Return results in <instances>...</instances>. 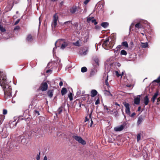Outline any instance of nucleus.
Listing matches in <instances>:
<instances>
[{
  "label": "nucleus",
  "instance_id": "1",
  "mask_svg": "<svg viewBox=\"0 0 160 160\" xmlns=\"http://www.w3.org/2000/svg\"><path fill=\"white\" fill-rule=\"evenodd\" d=\"M7 82L6 75L2 72H0V85L4 92L6 99L12 97V89Z\"/></svg>",
  "mask_w": 160,
  "mask_h": 160
},
{
  "label": "nucleus",
  "instance_id": "2",
  "mask_svg": "<svg viewBox=\"0 0 160 160\" xmlns=\"http://www.w3.org/2000/svg\"><path fill=\"white\" fill-rule=\"evenodd\" d=\"M57 42L59 43L61 45V48L62 49H64L70 43V42L68 40L63 39H59L56 41L55 43V46Z\"/></svg>",
  "mask_w": 160,
  "mask_h": 160
},
{
  "label": "nucleus",
  "instance_id": "3",
  "mask_svg": "<svg viewBox=\"0 0 160 160\" xmlns=\"http://www.w3.org/2000/svg\"><path fill=\"white\" fill-rule=\"evenodd\" d=\"M102 46L106 50H109L111 49L112 46L111 45L109 42V39H107L105 41L102 45Z\"/></svg>",
  "mask_w": 160,
  "mask_h": 160
},
{
  "label": "nucleus",
  "instance_id": "4",
  "mask_svg": "<svg viewBox=\"0 0 160 160\" xmlns=\"http://www.w3.org/2000/svg\"><path fill=\"white\" fill-rule=\"evenodd\" d=\"M72 138H74L76 141L78 142L79 143L82 144L84 145L86 144V142L85 141L83 140L81 137L76 135H73Z\"/></svg>",
  "mask_w": 160,
  "mask_h": 160
},
{
  "label": "nucleus",
  "instance_id": "5",
  "mask_svg": "<svg viewBox=\"0 0 160 160\" xmlns=\"http://www.w3.org/2000/svg\"><path fill=\"white\" fill-rule=\"evenodd\" d=\"M48 88V85L47 83L43 82L41 84L39 89L42 91H45L47 90Z\"/></svg>",
  "mask_w": 160,
  "mask_h": 160
},
{
  "label": "nucleus",
  "instance_id": "6",
  "mask_svg": "<svg viewBox=\"0 0 160 160\" xmlns=\"http://www.w3.org/2000/svg\"><path fill=\"white\" fill-rule=\"evenodd\" d=\"M126 125V123L125 122H124L120 125L115 127L114 128V130L116 132L121 131L123 129Z\"/></svg>",
  "mask_w": 160,
  "mask_h": 160
},
{
  "label": "nucleus",
  "instance_id": "7",
  "mask_svg": "<svg viewBox=\"0 0 160 160\" xmlns=\"http://www.w3.org/2000/svg\"><path fill=\"white\" fill-rule=\"evenodd\" d=\"M58 19V17L57 13H55L53 16V22L52 25V27H53L55 28L56 27Z\"/></svg>",
  "mask_w": 160,
  "mask_h": 160
},
{
  "label": "nucleus",
  "instance_id": "8",
  "mask_svg": "<svg viewBox=\"0 0 160 160\" xmlns=\"http://www.w3.org/2000/svg\"><path fill=\"white\" fill-rule=\"evenodd\" d=\"M123 104L125 107L126 109L125 110V112L126 114L128 115H130V106L129 104L126 102H124L123 103Z\"/></svg>",
  "mask_w": 160,
  "mask_h": 160
},
{
  "label": "nucleus",
  "instance_id": "9",
  "mask_svg": "<svg viewBox=\"0 0 160 160\" xmlns=\"http://www.w3.org/2000/svg\"><path fill=\"white\" fill-rule=\"evenodd\" d=\"M41 130L39 128H36L33 130H32L31 132H34L35 133V135L38 136L40 135L41 134Z\"/></svg>",
  "mask_w": 160,
  "mask_h": 160
},
{
  "label": "nucleus",
  "instance_id": "10",
  "mask_svg": "<svg viewBox=\"0 0 160 160\" xmlns=\"http://www.w3.org/2000/svg\"><path fill=\"white\" fill-rule=\"evenodd\" d=\"M87 22L88 23H90L91 22L92 23H93L94 25H96L97 24L96 20L94 19L93 17H90L87 18Z\"/></svg>",
  "mask_w": 160,
  "mask_h": 160
},
{
  "label": "nucleus",
  "instance_id": "11",
  "mask_svg": "<svg viewBox=\"0 0 160 160\" xmlns=\"http://www.w3.org/2000/svg\"><path fill=\"white\" fill-rule=\"evenodd\" d=\"M103 79H105L106 85L107 86L108 88H110V86L108 82V75L106 73H104V74Z\"/></svg>",
  "mask_w": 160,
  "mask_h": 160
},
{
  "label": "nucleus",
  "instance_id": "12",
  "mask_svg": "<svg viewBox=\"0 0 160 160\" xmlns=\"http://www.w3.org/2000/svg\"><path fill=\"white\" fill-rule=\"evenodd\" d=\"M145 118V117L142 115L140 116L138 118V121L137 122V124L138 125H139L141 124L142 122L143 121Z\"/></svg>",
  "mask_w": 160,
  "mask_h": 160
},
{
  "label": "nucleus",
  "instance_id": "13",
  "mask_svg": "<svg viewBox=\"0 0 160 160\" xmlns=\"http://www.w3.org/2000/svg\"><path fill=\"white\" fill-rule=\"evenodd\" d=\"M140 95L137 96L136 97L134 98V103L136 105L139 104L140 103Z\"/></svg>",
  "mask_w": 160,
  "mask_h": 160
},
{
  "label": "nucleus",
  "instance_id": "14",
  "mask_svg": "<svg viewBox=\"0 0 160 160\" xmlns=\"http://www.w3.org/2000/svg\"><path fill=\"white\" fill-rule=\"evenodd\" d=\"M135 27L136 28L139 29V28H143V25L142 24V21H141L139 22L138 23L135 25Z\"/></svg>",
  "mask_w": 160,
  "mask_h": 160
},
{
  "label": "nucleus",
  "instance_id": "15",
  "mask_svg": "<svg viewBox=\"0 0 160 160\" xmlns=\"http://www.w3.org/2000/svg\"><path fill=\"white\" fill-rule=\"evenodd\" d=\"M97 93L98 92L96 90H92L91 91V96L92 97H94L95 96H96L97 95Z\"/></svg>",
  "mask_w": 160,
  "mask_h": 160
},
{
  "label": "nucleus",
  "instance_id": "16",
  "mask_svg": "<svg viewBox=\"0 0 160 160\" xmlns=\"http://www.w3.org/2000/svg\"><path fill=\"white\" fill-rule=\"evenodd\" d=\"M144 102L145 105H147L148 104L149 102V99L148 96L146 95L144 98Z\"/></svg>",
  "mask_w": 160,
  "mask_h": 160
},
{
  "label": "nucleus",
  "instance_id": "17",
  "mask_svg": "<svg viewBox=\"0 0 160 160\" xmlns=\"http://www.w3.org/2000/svg\"><path fill=\"white\" fill-rule=\"evenodd\" d=\"M26 40L28 42H32L33 41V39L31 35H29L27 36Z\"/></svg>",
  "mask_w": 160,
  "mask_h": 160
},
{
  "label": "nucleus",
  "instance_id": "18",
  "mask_svg": "<svg viewBox=\"0 0 160 160\" xmlns=\"http://www.w3.org/2000/svg\"><path fill=\"white\" fill-rule=\"evenodd\" d=\"M88 51V48H83L82 50V52L81 53V55H86Z\"/></svg>",
  "mask_w": 160,
  "mask_h": 160
},
{
  "label": "nucleus",
  "instance_id": "19",
  "mask_svg": "<svg viewBox=\"0 0 160 160\" xmlns=\"http://www.w3.org/2000/svg\"><path fill=\"white\" fill-rule=\"evenodd\" d=\"M77 7L76 6L72 7L70 9V12L72 13H74L76 12Z\"/></svg>",
  "mask_w": 160,
  "mask_h": 160
},
{
  "label": "nucleus",
  "instance_id": "20",
  "mask_svg": "<svg viewBox=\"0 0 160 160\" xmlns=\"http://www.w3.org/2000/svg\"><path fill=\"white\" fill-rule=\"evenodd\" d=\"M121 45L122 46L124 47V48H128V43L126 41H124L122 42Z\"/></svg>",
  "mask_w": 160,
  "mask_h": 160
},
{
  "label": "nucleus",
  "instance_id": "21",
  "mask_svg": "<svg viewBox=\"0 0 160 160\" xmlns=\"http://www.w3.org/2000/svg\"><path fill=\"white\" fill-rule=\"evenodd\" d=\"M53 90H49L47 92L48 96L50 98H51L53 96Z\"/></svg>",
  "mask_w": 160,
  "mask_h": 160
},
{
  "label": "nucleus",
  "instance_id": "22",
  "mask_svg": "<svg viewBox=\"0 0 160 160\" xmlns=\"http://www.w3.org/2000/svg\"><path fill=\"white\" fill-rule=\"evenodd\" d=\"M108 25L109 24L107 22H103L101 24V26L104 28H106Z\"/></svg>",
  "mask_w": 160,
  "mask_h": 160
},
{
  "label": "nucleus",
  "instance_id": "23",
  "mask_svg": "<svg viewBox=\"0 0 160 160\" xmlns=\"http://www.w3.org/2000/svg\"><path fill=\"white\" fill-rule=\"evenodd\" d=\"M67 92V89L65 88H63L61 91V94L62 95L65 94Z\"/></svg>",
  "mask_w": 160,
  "mask_h": 160
},
{
  "label": "nucleus",
  "instance_id": "24",
  "mask_svg": "<svg viewBox=\"0 0 160 160\" xmlns=\"http://www.w3.org/2000/svg\"><path fill=\"white\" fill-rule=\"evenodd\" d=\"M97 70L95 69H92L90 74V76L92 77L97 72Z\"/></svg>",
  "mask_w": 160,
  "mask_h": 160
},
{
  "label": "nucleus",
  "instance_id": "25",
  "mask_svg": "<svg viewBox=\"0 0 160 160\" xmlns=\"http://www.w3.org/2000/svg\"><path fill=\"white\" fill-rule=\"evenodd\" d=\"M104 94L106 95L107 96L110 95L111 96H112V95L110 91L108 90H105L104 91Z\"/></svg>",
  "mask_w": 160,
  "mask_h": 160
},
{
  "label": "nucleus",
  "instance_id": "26",
  "mask_svg": "<svg viewBox=\"0 0 160 160\" xmlns=\"http://www.w3.org/2000/svg\"><path fill=\"white\" fill-rule=\"evenodd\" d=\"M70 24H72V21H68L65 22L62 24V25H63L64 24H65V25H66L67 26H68V25H69Z\"/></svg>",
  "mask_w": 160,
  "mask_h": 160
},
{
  "label": "nucleus",
  "instance_id": "27",
  "mask_svg": "<svg viewBox=\"0 0 160 160\" xmlns=\"http://www.w3.org/2000/svg\"><path fill=\"white\" fill-rule=\"evenodd\" d=\"M120 54L122 55H126L127 54V53L125 50H122L121 51Z\"/></svg>",
  "mask_w": 160,
  "mask_h": 160
},
{
  "label": "nucleus",
  "instance_id": "28",
  "mask_svg": "<svg viewBox=\"0 0 160 160\" xmlns=\"http://www.w3.org/2000/svg\"><path fill=\"white\" fill-rule=\"evenodd\" d=\"M87 69L86 67H83L81 68V71L82 72H85L87 71Z\"/></svg>",
  "mask_w": 160,
  "mask_h": 160
},
{
  "label": "nucleus",
  "instance_id": "29",
  "mask_svg": "<svg viewBox=\"0 0 160 160\" xmlns=\"http://www.w3.org/2000/svg\"><path fill=\"white\" fill-rule=\"evenodd\" d=\"M0 30L1 32H4L6 31L5 29L1 25H0Z\"/></svg>",
  "mask_w": 160,
  "mask_h": 160
},
{
  "label": "nucleus",
  "instance_id": "30",
  "mask_svg": "<svg viewBox=\"0 0 160 160\" xmlns=\"http://www.w3.org/2000/svg\"><path fill=\"white\" fill-rule=\"evenodd\" d=\"M142 48H146L148 46V43L147 42L142 43Z\"/></svg>",
  "mask_w": 160,
  "mask_h": 160
},
{
  "label": "nucleus",
  "instance_id": "31",
  "mask_svg": "<svg viewBox=\"0 0 160 160\" xmlns=\"http://www.w3.org/2000/svg\"><path fill=\"white\" fill-rule=\"evenodd\" d=\"M68 97L69 98L70 101H72V100L73 98L72 93L70 92L68 95Z\"/></svg>",
  "mask_w": 160,
  "mask_h": 160
},
{
  "label": "nucleus",
  "instance_id": "32",
  "mask_svg": "<svg viewBox=\"0 0 160 160\" xmlns=\"http://www.w3.org/2000/svg\"><path fill=\"white\" fill-rule=\"evenodd\" d=\"M73 44L75 46H80V44L79 42L78 41H77L73 43Z\"/></svg>",
  "mask_w": 160,
  "mask_h": 160
},
{
  "label": "nucleus",
  "instance_id": "33",
  "mask_svg": "<svg viewBox=\"0 0 160 160\" xmlns=\"http://www.w3.org/2000/svg\"><path fill=\"white\" fill-rule=\"evenodd\" d=\"M158 92H157L156 93H155L153 96V97L152 98H155L156 99V98H157V96H158Z\"/></svg>",
  "mask_w": 160,
  "mask_h": 160
},
{
  "label": "nucleus",
  "instance_id": "34",
  "mask_svg": "<svg viewBox=\"0 0 160 160\" xmlns=\"http://www.w3.org/2000/svg\"><path fill=\"white\" fill-rule=\"evenodd\" d=\"M141 138V135L140 134H138L137 135V142L139 141Z\"/></svg>",
  "mask_w": 160,
  "mask_h": 160
},
{
  "label": "nucleus",
  "instance_id": "35",
  "mask_svg": "<svg viewBox=\"0 0 160 160\" xmlns=\"http://www.w3.org/2000/svg\"><path fill=\"white\" fill-rule=\"evenodd\" d=\"M3 121V116L2 115H0V125L2 123Z\"/></svg>",
  "mask_w": 160,
  "mask_h": 160
},
{
  "label": "nucleus",
  "instance_id": "36",
  "mask_svg": "<svg viewBox=\"0 0 160 160\" xmlns=\"http://www.w3.org/2000/svg\"><path fill=\"white\" fill-rule=\"evenodd\" d=\"M104 109L105 110H106L107 112H109L110 110L106 106H104Z\"/></svg>",
  "mask_w": 160,
  "mask_h": 160
},
{
  "label": "nucleus",
  "instance_id": "37",
  "mask_svg": "<svg viewBox=\"0 0 160 160\" xmlns=\"http://www.w3.org/2000/svg\"><path fill=\"white\" fill-rule=\"evenodd\" d=\"M94 61L95 63L96 64V65H99V63H98L99 60H98V59H96L94 60Z\"/></svg>",
  "mask_w": 160,
  "mask_h": 160
},
{
  "label": "nucleus",
  "instance_id": "38",
  "mask_svg": "<svg viewBox=\"0 0 160 160\" xmlns=\"http://www.w3.org/2000/svg\"><path fill=\"white\" fill-rule=\"evenodd\" d=\"M115 73L116 75L118 77H119L120 76H121V75L120 74H119V72L118 71H116L115 72Z\"/></svg>",
  "mask_w": 160,
  "mask_h": 160
},
{
  "label": "nucleus",
  "instance_id": "39",
  "mask_svg": "<svg viewBox=\"0 0 160 160\" xmlns=\"http://www.w3.org/2000/svg\"><path fill=\"white\" fill-rule=\"evenodd\" d=\"M100 103V100L99 98H98L95 102V104L97 105L99 104Z\"/></svg>",
  "mask_w": 160,
  "mask_h": 160
},
{
  "label": "nucleus",
  "instance_id": "40",
  "mask_svg": "<svg viewBox=\"0 0 160 160\" xmlns=\"http://www.w3.org/2000/svg\"><path fill=\"white\" fill-rule=\"evenodd\" d=\"M122 45H118L117 47L116 48L117 50H119L122 47Z\"/></svg>",
  "mask_w": 160,
  "mask_h": 160
},
{
  "label": "nucleus",
  "instance_id": "41",
  "mask_svg": "<svg viewBox=\"0 0 160 160\" xmlns=\"http://www.w3.org/2000/svg\"><path fill=\"white\" fill-rule=\"evenodd\" d=\"M40 152H39L38 154L36 157V159L37 160H39L40 159Z\"/></svg>",
  "mask_w": 160,
  "mask_h": 160
},
{
  "label": "nucleus",
  "instance_id": "42",
  "mask_svg": "<svg viewBox=\"0 0 160 160\" xmlns=\"http://www.w3.org/2000/svg\"><path fill=\"white\" fill-rule=\"evenodd\" d=\"M20 28V27L19 26H16L15 28H14V30H18Z\"/></svg>",
  "mask_w": 160,
  "mask_h": 160
},
{
  "label": "nucleus",
  "instance_id": "43",
  "mask_svg": "<svg viewBox=\"0 0 160 160\" xmlns=\"http://www.w3.org/2000/svg\"><path fill=\"white\" fill-rule=\"evenodd\" d=\"M7 111L6 109H3V114L4 115H5L7 114Z\"/></svg>",
  "mask_w": 160,
  "mask_h": 160
},
{
  "label": "nucleus",
  "instance_id": "44",
  "mask_svg": "<svg viewBox=\"0 0 160 160\" xmlns=\"http://www.w3.org/2000/svg\"><path fill=\"white\" fill-rule=\"evenodd\" d=\"M92 111H93V110H91L90 113L89 114V118L90 119V120L91 119V118H92L91 116H92Z\"/></svg>",
  "mask_w": 160,
  "mask_h": 160
},
{
  "label": "nucleus",
  "instance_id": "45",
  "mask_svg": "<svg viewBox=\"0 0 160 160\" xmlns=\"http://www.w3.org/2000/svg\"><path fill=\"white\" fill-rule=\"evenodd\" d=\"M58 113L60 114L62 112V110L61 108H59L58 109Z\"/></svg>",
  "mask_w": 160,
  "mask_h": 160
},
{
  "label": "nucleus",
  "instance_id": "46",
  "mask_svg": "<svg viewBox=\"0 0 160 160\" xmlns=\"http://www.w3.org/2000/svg\"><path fill=\"white\" fill-rule=\"evenodd\" d=\"M19 21H20V19H18L17 20L16 22H15V23H14V25H16L19 22Z\"/></svg>",
  "mask_w": 160,
  "mask_h": 160
},
{
  "label": "nucleus",
  "instance_id": "47",
  "mask_svg": "<svg viewBox=\"0 0 160 160\" xmlns=\"http://www.w3.org/2000/svg\"><path fill=\"white\" fill-rule=\"evenodd\" d=\"M89 1L90 0H85L84 2V3L86 5L88 3Z\"/></svg>",
  "mask_w": 160,
  "mask_h": 160
},
{
  "label": "nucleus",
  "instance_id": "48",
  "mask_svg": "<svg viewBox=\"0 0 160 160\" xmlns=\"http://www.w3.org/2000/svg\"><path fill=\"white\" fill-rule=\"evenodd\" d=\"M13 7V6H9L8 7H7V8H9V9H8V11H10V10Z\"/></svg>",
  "mask_w": 160,
  "mask_h": 160
},
{
  "label": "nucleus",
  "instance_id": "49",
  "mask_svg": "<svg viewBox=\"0 0 160 160\" xmlns=\"http://www.w3.org/2000/svg\"><path fill=\"white\" fill-rule=\"evenodd\" d=\"M81 94V91L80 90L78 91L77 92V94L78 96H79Z\"/></svg>",
  "mask_w": 160,
  "mask_h": 160
},
{
  "label": "nucleus",
  "instance_id": "50",
  "mask_svg": "<svg viewBox=\"0 0 160 160\" xmlns=\"http://www.w3.org/2000/svg\"><path fill=\"white\" fill-rule=\"evenodd\" d=\"M90 121H91V123H90V127H92V124H93V121L92 120V119L91 118V119L90 120Z\"/></svg>",
  "mask_w": 160,
  "mask_h": 160
},
{
  "label": "nucleus",
  "instance_id": "51",
  "mask_svg": "<svg viewBox=\"0 0 160 160\" xmlns=\"http://www.w3.org/2000/svg\"><path fill=\"white\" fill-rule=\"evenodd\" d=\"M134 25V24L133 23H132L131 25H130V28H129V29L130 30H131L132 29V26H133Z\"/></svg>",
  "mask_w": 160,
  "mask_h": 160
},
{
  "label": "nucleus",
  "instance_id": "52",
  "mask_svg": "<svg viewBox=\"0 0 160 160\" xmlns=\"http://www.w3.org/2000/svg\"><path fill=\"white\" fill-rule=\"evenodd\" d=\"M160 102V98H158L157 99V104H159V102Z\"/></svg>",
  "mask_w": 160,
  "mask_h": 160
},
{
  "label": "nucleus",
  "instance_id": "53",
  "mask_svg": "<svg viewBox=\"0 0 160 160\" xmlns=\"http://www.w3.org/2000/svg\"><path fill=\"white\" fill-rule=\"evenodd\" d=\"M25 139L23 138L22 139L21 141L22 143H24L25 142Z\"/></svg>",
  "mask_w": 160,
  "mask_h": 160
},
{
  "label": "nucleus",
  "instance_id": "54",
  "mask_svg": "<svg viewBox=\"0 0 160 160\" xmlns=\"http://www.w3.org/2000/svg\"><path fill=\"white\" fill-rule=\"evenodd\" d=\"M59 85L60 86H62L63 85V82L62 81H61L59 83Z\"/></svg>",
  "mask_w": 160,
  "mask_h": 160
},
{
  "label": "nucleus",
  "instance_id": "55",
  "mask_svg": "<svg viewBox=\"0 0 160 160\" xmlns=\"http://www.w3.org/2000/svg\"><path fill=\"white\" fill-rule=\"evenodd\" d=\"M155 99H156L154 98H152L151 100H152V102L153 103H154V102H155Z\"/></svg>",
  "mask_w": 160,
  "mask_h": 160
},
{
  "label": "nucleus",
  "instance_id": "56",
  "mask_svg": "<svg viewBox=\"0 0 160 160\" xmlns=\"http://www.w3.org/2000/svg\"><path fill=\"white\" fill-rule=\"evenodd\" d=\"M88 120H89V119L88 118H87V117H86L85 122H86L87 121H88Z\"/></svg>",
  "mask_w": 160,
  "mask_h": 160
},
{
  "label": "nucleus",
  "instance_id": "57",
  "mask_svg": "<svg viewBox=\"0 0 160 160\" xmlns=\"http://www.w3.org/2000/svg\"><path fill=\"white\" fill-rule=\"evenodd\" d=\"M124 72H125V71H123L122 72V73L120 74L121 75V78L124 75Z\"/></svg>",
  "mask_w": 160,
  "mask_h": 160
},
{
  "label": "nucleus",
  "instance_id": "58",
  "mask_svg": "<svg viewBox=\"0 0 160 160\" xmlns=\"http://www.w3.org/2000/svg\"><path fill=\"white\" fill-rule=\"evenodd\" d=\"M52 72V70H50V69H49V70H48L47 71H46V72L47 73H49V72Z\"/></svg>",
  "mask_w": 160,
  "mask_h": 160
},
{
  "label": "nucleus",
  "instance_id": "59",
  "mask_svg": "<svg viewBox=\"0 0 160 160\" xmlns=\"http://www.w3.org/2000/svg\"><path fill=\"white\" fill-rule=\"evenodd\" d=\"M43 160H47V158L46 156H45Z\"/></svg>",
  "mask_w": 160,
  "mask_h": 160
},
{
  "label": "nucleus",
  "instance_id": "60",
  "mask_svg": "<svg viewBox=\"0 0 160 160\" xmlns=\"http://www.w3.org/2000/svg\"><path fill=\"white\" fill-rule=\"evenodd\" d=\"M135 113L134 112H133L131 114V116L132 117L135 115Z\"/></svg>",
  "mask_w": 160,
  "mask_h": 160
},
{
  "label": "nucleus",
  "instance_id": "61",
  "mask_svg": "<svg viewBox=\"0 0 160 160\" xmlns=\"http://www.w3.org/2000/svg\"><path fill=\"white\" fill-rule=\"evenodd\" d=\"M114 52H116V53L118 52L119 50H117L116 48L114 50Z\"/></svg>",
  "mask_w": 160,
  "mask_h": 160
},
{
  "label": "nucleus",
  "instance_id": "62",
  "mask_svg": "<svg viewBox=\"0 0 160 160\" xmlns=\"http://www.w3.org/2000/svg\"><path fill=\"white\" fill-rule=\"evenodd\" d=\"M115 105H117V106H120L119 104H118L117 102H115Z\"/></svg>",
  "mask_w": 160,
  "mask_h": 160
},
{
  "label": "nucleus",
  "instance_id": "63",
  "mask_svg": "<svg viewBox=\"0 0 160 160\" xmlns=\"http://www.w3.org/2000/svg\"><path fill=\"white\" fill-rule=\"evenodd\" d=\"M57 48L56 47H55L53 48V52L54 53V51Z\"/></svg>",
  "mask_w": 160,
  "mask_h": 160
},
{
  "label": "nucleus",
  "instance_id": "64",
  "mask_svg": "<svg viewBox=\"0 0 160 160\" xmlns=\"http://www.w3.org/2000/svg\"><path fill=\"white\" fill-rule=\"evenodd\" d=\"M126 86L128 87H130L131 86V85H127Z\"/></svg>",
  "mask_w": 160,
  "mask_h": 160
}]
</instances>
